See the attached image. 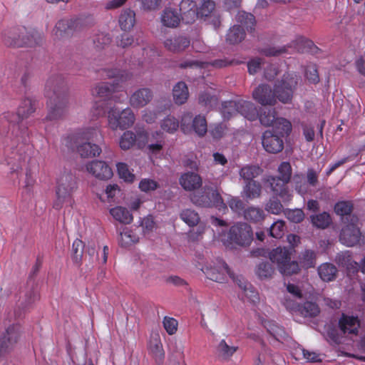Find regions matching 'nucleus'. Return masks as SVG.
Returning a JSON list of instances; mask_svg holds the SVG:
<instances>
[{
    "instance_id": "69168bd1",
    "label": "nucleus",
    "mask_w": 365,
    "mask_h": 365,
    "mask_svg": "<svg viewBox=\"0 0 365 365\" xmlns=\"http://www.w3.org/2000/svg\"><path fill=\"white\" fill-rule=\"evenodd\" d=\"M265 209L269 212L278 215L282 211L283 206L279 200L272 198L267 203Z\"/></svg>"
},
{
    "instance_id": "c9c22d12",
    "label": "nucleus",
    "mask_w": 365,
    "mask_h": 365,
    "mask_svg": "<svg viewBox=\"0 0 365 365\" xmlns=\"http://www.w3.org/2000/svg\"><path fill=\"white\" fill-rule=\"evenodd\" d=\"M245 220L252 222H258L264 217V212L262 209L251 206L245 209L243 212Z\"/></svg>"
},
{
    "instance_id": "72a5a7b5",
    "label": "nucleus",
    "mask_w": 365,
    "mask_h": 365,
    "mask_svg": "<svg viewBox=\"0 0 365 365\" xmlns=\"http://www.w3.org/2000/svg\"><path fill=\"white\" fill-rule=\"evenodd\" d=\"M337 269L334 265L330 263H324L318 268L320 278L325 282H330L336 278Z\"/></svg>"
},
{
    "instance_id": "6e6d98bb",
    "label": "nucleus",
    "mask_w": 365,
    "mask_h": 365,
    "mask_svg": "<svg viewBox=\"0 0 365 365\" xmlns=\"http://www.w3.org/2000/svg\"><path fill=\"white\" fill-rule=\"evenodd\" d=\"M278 173L281 180L285 182H289L291 180L292 169L289 162H282L278 167Z\"/></svg>"
},
{
    "instance_id": "09e8293b",
    "label": "nucleus",
    "mask_w": 365,
    "mask_h": 365,
    "mask_svg": "<svg viewBox=\"0 0 365 365\" xmlns=\"http://www.w3.org/2000/svg\"><path fill=\"white\" fill-rule=\"evenodd\" d=\"M238 285L240 288H242L243 291V297H245L247 300L255 303L258 301V294L252 287V286L247 282H241V280H239Z\"/></svg>"
},
{
    "instance_id": "f257e3e1",
    "label": "nucleus",
    "mask_w": 365,
    "mask_h": 365,
    "mask_svg": "<svg viewBox=\"0 0 365 365\" xmlns=\"http://www.w3.org/2000/svg\"><path fill=\"white\" fill-rule=\"evenodd\" d=\"M45 93L48 99V120H58L64 117L68 109V87L63 76H51L46 81Z\"/></svg>"
},
{
    "instance_id": "79ce46f5",
    "label": "nucleus",
    "mask_w": 365,
    "mask_h": 365,
    "mask_svg": "<svg viewBox=\"0 0 365 365\" xmlns=\"http://www.w3.org/2000/svg\"><path fill=\"white\" fill-rule=\"evenodd\" d=\"M301 314L305 317H314L317 316L320 309L319 306L312 302H306L299 307Z\"/></svg>"
},
{
    "instance_id": "20e7f679",
    "label": "nucleus",
    "mask_w": 365,
    "mask_h": 365,
    "mask_svg": "<svg viewBox=\"0 0 365 365\" xmlns=\"http://www.w3.org/2000/svg\"><path fill=\"white\" fill-rule=\"evenodd\" d=\"M252 239V227L245 222H238L230 228L224 244L230 249L245 247L250 245Z\"/></svg>"
},
{
    "instance_id": "423d86ee",
    "label": "nucleus",
    "mask_w": 365,
    "mask_h": 365,
    "mask_svg": "<svg viewBox=\"0 0 365 365\" xmlns=\"http://www.w3.org/2000/svg\"><path fill=\"white\" fill-rule=\"evenodd\" d=\"M190 200L193 204L200 207H216L219 210L226 208L218 191L208 185H205L200 191L191 195Z\"/></svg>"
},
{
    "instance_id": "13d9d810",
    "label": "nucleus",
    "mask_w": 365,
    "mask_h": 365,
    "mask_svg": "<svg viewBox=\"0 0 365 365\" xmlns=\"http://www.w3.org/2000/svg\"><path fill=\"white\" fill-rule=\"evenodd\" d=\"M279 272L284 275H292L297 274L299 271V267L297 262L288 259L284 264L281 265Z\"/></svg>"
},
{
    "instance_id": "37998d69",
    "label": "nucleus",
    "mask_w": 365,
    "mask_h": 365,
    "mask_svg": "<svg viewBox=\"0 0 365 365\" xmlns=\"http://www.w3.org/2000/svg\"><path fill=\"white\" fill-rule=\"evenodd\" d=\"M83 242L78 239H76L73 242L71 249V258L73 263L77 265H80L81 264L83 254Z\"/></svg>"
},
{
    "instance_id": "f704fd0d",
    "label": "nucleus",
    "mask_w": 365,
    "mask_h": 365,
    "mask_svg": "<svg viewBox=\"0 0 365 365\" xmlns=\"http://www.w3.org/2000/svg\"><path fill=\"white\" fill-rule=\"evenodd\" d=\"M276 110L274 108H264L258 113V117L260 123L264 126H273L276 118Z\"/></svg>"
},
{
    "instance_id": "b1692460",
    "label": "nucleus",
    "mask_w": 365,
    "mask_h": 365,
    "mask_svg": "<svg viewBox=\"0 0 365 365\" xmlns=\"http://www.w3.org/2000/svg\"><path fill=\"white\" fill-rule=\"evenodd\" d=\"M190 40L185 36L170 38L165 41V47L172 52H180L190 45Z\"/></svg>"
},
{
    "instance_id": "c756f323",
    "label": "nucleus",
    "mask_w": 365,
    "mask_h": 365,
    "mask_svg": "<svg viewBox=\"0 0 365 365\" xmlns=\"http://www.w3.org/2000/svg\"><path fill=\"white\" fill-rule=\"evenodd\" d=\"M119 25L122 30L130 31L135 24V14L133 11L126 9L119 16Z\"/></svg>"
},
{
    "instance_id": "f3484780",
    "label": "nucleus",
    "mask_w": 365,
    "mask_h": 365,
    "mask_svg": "<svg viewBox=\"0 0 365 365\" xmlns=\"http://www.w3.org/2000/svg\"><path fill=\"white\" fill-rule=\"evenodd\" d=\"M180 20L185 24H192L200 16L196 3L191 0H182L180 4Z\"/></svg>"
},
{
    "instance_id": "4468645a",
    "label": "nucleus",
    "mask_w": 365,
    "mask_h": 365,
    "mask_svg": "<svg viewBox=\"0 0 365 365\" xmlns=\"http://www.w3.org/2000/svg\"><path fill=\"white\" fill-rule=\"evenodd\" d=\"M120 91V86L118 83H100L95 86L92 90V96L102 100L116 101V93Z\"/></svg>"
},
{
    "instance_id": "39448f33",
    "label": "nucleus",
    "mask_w": 365,
    "mask_h": 365,
    "mask_svg": "<svg viewBox=\"0 0 365 365\" xmlns=\"http://www.w3.org/2000/svg\"><path fill=\"white\" fill-rule=\"evenodd\" d=\"M93 21L91 16L61 19L56 23L53 34L57 38L68 37L72 35L73 32L81 31L92 25Z\"/></svg>"
},
{
    "instance_id": "3c124183",
    "label": "nucleus",
    "mask_w": 365,
    "mask_h": 365,
    "mask_svg": "<svg viewBox=\"0 0 365 365\" xmlns=\"http://www.w3.org/2000/svg\"><path fill=\"white\" fill-rule=\"evenodd\" d=\"M299 260L302 266L305 269L314 267L316 264V255L314 252L309 250H305L302 253Z\"/></svg>"
},
{
    "instance_id": "ea45409f",
    "label": "nucleus",
    "mask_w": 365,
    "mask_h": 365,
    "mask_svg": "<svg viewBox=\"0 0 365 365\" xmlns=\"http://www.w3.org/2000/svg\"><path fill=\"white\" fill-rule=\"evenodd\" d=\"M119 243L122 247H129L138 241V237L133 232V231L125 228L120 233L118 239Z\"/></svg>"
},
{
    "instance_id": "8fccbe9b",
    "label": "nucleus",
    "mask_w": 365,
    "mask_h": 365,
    "mask_svg": "<svg viewBox=\"0 0 365 365\" xmlns=\"http://www.w3.org/2000/svg\"><path fill=\"white\" fill-rule=\"evenodd\" d=\"M161 128L169 133H173L179 128V121L175 117L168 115L160 122Z\"/></svg>"
},
{
    "instance_id": "cd10ccee",
    "label": "nucleus",
    "mask_w": 365,
    "mask_h": 365,
    "mask_svg": "<svg viewBox=\"0 0 365 365\" xmlns=\"http://www.w3.org/2000/svg\"><path fill=\"white\" fill-rule=\"evenodd\" d=\"M21 327L19 324L8 327L2 333L0 342H16L21 339Z\"/></svg>"
},
{
    "instance_id": "5701e85b",
    "label": "nucleus",
    "mask_w": 365,
    "mask_h": 365,
    "mask_svg": "<svg viewBox=\"0 0 365 365\" xmlns=\"http://www.w3.org/2000/svg\"><path fill=\"white\" fill-rule=\"evenodd\" d=\"M76 151L82 158H93L100 155L101 148L92 142L75 141Z\"/></svg>"
},
{
    "instance_id": "2eb2a0df",
    "label": "nucleus",
    "mask_w": 365,
    "mask_h": 365,
    "mask_svg": "<svg viewBox=\"0 0 365 365\" xmlns=\"http://www.w3.org/2000/svg\"><path fill=\"white\" fill-rule=\"evenodd\" d=\"M208 279L217 282H223L225 280L226 274L231 276L227 265L222 261H217L213 265L206 266L202 268Z\"/></svg>"
},
{
    "instance_id": "4c0bfd02",
    "label": "nucleus",
    "mask_w": 365,
    "mask_h": 365,
    "mask_svg": "<svg viewBox=\"0 0 365 365\" xmlns=\"http://www.w3.org/2000/svg\"><path fill=\"white\" fill-rule=\"evenodd\" d=\"M239 101H230L222 103L221 113L225 119H230L239 110Z\"/></svg>"
},
{
    "instance_id": "0e129e2a",
    "label": "nucleus",
    "mask_w": 365,
    "mask_h": 365,
    "mask_svg": "<svg viewBox=\"0 0 365 365\" xmlns=\"http://www.w3.org/2000/svg\"><path fill=\"white\" fill-rule=\"evenodd\" d=\"M158 187H159V184L152 179L145 178L139 183L140 190L145 192L153 191Z\"/></svg>"
},
{
    "instance_id": "603ef678",
    "label": "nucleus",
    "mask_w": 365,
    "mask_h": 365,
    "mask_svg": "<svg viewBox=\"0 0 365 365\" xmlns=\"http://www.w3.org/2000/svg\"><path fill=\"white\" fill-rule=\"evenodd\" d=\"M353 210V203L351 201H339L334 206V211L336 215L340 216L349 215L350 219V214Z\"/></svg>"
},
{
    "instance_id": "dca6fc26",
    "label": "nucleus",
    "mask_w": 365,
    "mask_h": 365,
    "mask_svg": "<svg viewBox=\"0 0 365 365\" xmlns=\"http://www.w3.org/2000/svg\"><path fill=\"white\" fill-rule=\"evenodd\" d=\"M252 96L254 99L262 106H274L277 103L274 90L268 85L259 86L253 91Z\"/></svg>"
},
{
    "instance_id": "de8ad7c7",
    "label": "nucleus",
    "mask_w": 365,
    "mask_h": 365,
    "mask_svg": "<svg viewBox=\"0 0 365 365\" xmlns=\"http://www.w3.org/2000/svg\"><path fill=\"white\" fill-rule=\"evenodd\" d=\"M237 349V346H229L228 344H219L217 347V357L222 361L227 360Z\"/></svg>"
},
{
    "instance_id": "e433bc0d",
    "label": "nucleus",
    "mask_w": 365,
    "mask_h": 365,
    "mask_svg": "<svg viewBox=\"0 0 365 365\" xmlns=\"http://www.w3.org/2000/svg\"><path fill=\"white\" fill-rule=\"evenodd\" d=\"M180 218L190 227H194L200 222L198 213L192 209H184L180 214Z\"/></svg>"
},
{
    "instance_id": "473e14b6",
    "label": "nucleus",
    "mask_w": 365,
    "mask_h": 365,
    "mask_svg": "<svg viewBox=\"0 0 365 365\" xmlns=\"http://www.w3.org/2000/svg\"><path fill=\"white\" fill-rule=\"evenodd\" d=\"M98 130L93 127L83 128L79 130L75 135V141L92 142L98 135Z\"/></svg>"
},
{
    "instance_id": "7ed1b4c3",
    "label": "nucleus",
    "mask_w": 365,
    "mask_h": 365,
    "mask_svg": "<svg viewBox=\"0 0 365 365\" xmlns=\"http://www.w3.org/2000/svg\"><path fill=\"white\" fill-rule=\"evenodd\" d=\"M78 185L75 175L70 172H64L57 179L56 196L53 207L60 210L63 206L71 207L74 203L73 194L77 190Z\"/></svg>"
},
{
    "instance_id": "e2e57ef3",
    "label": "nucleus",
    "mask_w": 365,
    "mask_h": 365,
    "mask_svg": "<svg viewBox=\"0 0 365 365\" xmlns=\"http://www.w3.org/2000/svg\"><path fill=\"white\" fill-rule=\"evenodd\" d=\"M110 42V36L105 33L98 34L93 38V43L98 49H101L104 48V46L109 45Z\"/></svg>"
},
{
    "instance_id": "5fc2aeb1",
    "label": "nucleus",
    "mask_w": 365,
    "mask_h": 365,
    "mask_svg": "<svg viewBox=\"0 0 365 365\" xmlns=\"http://www.w3.org/2000/svg\"><path fill=\"white\" fill-rule=\"evenodd\" d=\"M148 349L150 354L155 359V362L159 365L165 356L163 344H150Z\"/></svg>"
},
{
    "instance_id": "052dcab7",
    "label": "nucleus",
    "mask_w": 365,
    "mask_h": 365,
    "mask_svg": "<svg viewBox=\"0 0 365 365\" xmlns=\"http://www.w3.org/2000/svg\"><path fill=\"white\" fill-rule=\"evenodd\" d=\"M117 170L120 178L127 182H133L135 179V175L130 173L126 164L119 163L117 164Z\"/></svg>"
},
{
    "instance_id": "58836bf2",
    "label": "nucleus",
    "mask_w": 365,
    "mask_h": 365,
    "mask_svg": "<svg viewBox=\"0 0 365 365\" xmlns=\"http://www.w3.org/2000/svg\"><path fill=\"white\" fill-rule=\"evenodd\" d=\"M274 272V268L272 264L268 261L259 263L255 269L256 274L260 279L270 278Z\"/></svg>"
},
{
    "instance_id": "f03ea898",
    "label": "nucleus",
    "mask_w": 365,
    "mask_h": 365,
    "mask_svg": "<svg viewBox=\"0 0 365 365\" xmlns=\"http://www.w3.org/2000/svg\"><path fill=\"white\" fill-rule=\"evenodd\" d=\"M35 109V101L28 98L21 101L16 113H8L5 116L9 124L8 135L12 147H21L29 142V133L23 120L34 113Z\"/></svg>"
},
{
    "instance_id": "bf43d9fd",
    "label": "nucleus",
    "mask_w": 365,
    "mask_h": 365,
    "mask_svg": "<svg viewBox=\"0 0 365 365\" xmlns=\"http://www.w3.org/2000/svg\"><path fill=\"white\" fill-rule=\"evenodd\" d=\"M285 225L282 220H277L274 222L269 230L270 236L274 238H281L284 232Z\"/></svg>"
},
{
    "instance_id": "f8f14e48",
    "label": "nucleus",
    "mask_w": 365,
    "mask_h": 365,
    "mask_svg": "<svg viewBox=\"0 0 365 365\" xmlns=\"http://www.w3.org/2000/svg\"><path fill=\"white\" fill-rule=\"evenodd\" d=\"M359 219L351 216L349 222L341 229L339 240L347 247L356 245L361 239V232L358 225Z\"/></svg>"
},
{
    "instance_id": "6e6552de",
    "label": "nucleus",
    "mask_w": 365,
    "mask_h": 365,
    "mask_svg": "<svg viewBox=\"0 0 365 365\" xmlns=\"http://www.w3.org/2000/svg\"><path fill=\"white\" fill-rule=\"evenodd\" d=\"M135 120V114L129 108L120 110L113 107L108 113V125L113 130H116L118 128L121 130L129 128L133 126Z\"/></svg>"
},
{
    "instance_id": "ddd939ff",
    "label": "nucleus",
    "mask_w": 365,
    "mask_h": 365,
    "mask_svg": "<svg viewBox=\"0 0 365 365\" xmlns=\"http://www.w3.org/2000/svg\"><path fill=\"white\" fill-rule=\"evenodd\" d=\"M339 327L344 337L354 341V337L359 335V320L357 317L343 314L339 321Z\"/></svg>"
},
{
    "instance_id": "393cba45",
    "label": "nucleus",
    "mask_w": 365,
    "mask_h": 365,
    "mask_svg": "<svg viewBox=\"0 0 365 365\" xmlns=\"http://www.w3.org/2000/svg\"><path fill=\"white\" fill-rule=\"evenodd\" d=\"M160 19L163 26L169 28H176L180 22V14L171 8H165L163 11Z\"/></svg>"
},
{
    "instance_id": "412c9836",
    "label": "nucleus",
    "mask_w": 365,
    "mask_h": 365,
    "mask_svg": "<svg viewBox=\"0 0 365 365\" xmlns=\"http://www.w3.org/2000/svg\"><path fill=\"white\" fill-rule=\"evenodd\" d=\"M153 95L150 89L143 88L135 91L130 98V104L133 108H143L153 99Z\"/></svg>"
},
{
    "instance_id": "680f3d73",
    "label": "nucleus",
    "mask_w": 365,
    "mask_h": 365,
    "mask_svg": "<svg viewBox=\"0 0 365 365\" xmlns=\"http://www.w3.org/2000/svg\"><path fill=\"white\" fill-rule=\"evenodd\" d=\"M270 334L272 336V339L276 340L278 342L288 341L291 339V337L286 333L285 330L279 327L273 328Z\"/></svg>"
},
{
    "instance_id": "9b49d317",
    "label": "nucleus",
    "mask_w": 365,
    "mask_h": 365,
    "mask_svg": "<svg viewBox=\"0 0 365 365\" xmlns=\"http://www.w3.org/2000/svg\"><path fill=\"white\" fill-rule=\"evenodd\" d=\"M148 142V133L144 129L136 131V134L131 130L125 131L119 139V147L127 150L135 145L140 149L144 148Z\"/></svg>"
},
{
    "instance_id": "c85d7f7f",
    "label": "nucleus",
    "mask_w": 365,
    "mask_h": 365,
    "mask_svg": "<svg viewBox=\"0 0 365 365\" xmlns=\"http://www.w3.org/2000/svg\"><path fill=\"white\" fill-rule=\"evenodd\" d=\"M262 186L257 181L247 182L242 190V197L247 200H253L261 195Z\"/></svg>"
},
{
    "instance_id": "774afa93",
    "label": "nucleus",
    "mask_w": 365,
    "mask_h": 365,
    "mask_svg": "<svg viewBox=\"0 0 365 365\" xmlns=\"http://www.w3.org/2000/svg\"><path fill=\"white\" fill-rule=\"evenodd\" d=\"M163 323L165 329L169 334L172 335L177 331L178 323L174 318L165 317Z\"/></svg>"
},
{
    "instance_id": "bb28decb",
    "label": "nucleus",
    "mask_w": 365,
    "mask_h": 365,
    "mask_svg": "<svg viewBox=\"0 0 365 365\" xmlns=\"http://www.w3.org/2000/svg\"><path fill=\"white\" fill-rule=\"evenodd\" d=\"M269 259L272 262L277 263L278 269H280L281 265L291 259L290 252L287 248L277 247L269 253Z\"/></svg>"
},
{
    "instance_id": "4d7b16f0",
    "label": "nucleus",
    "mask_w": 365,
    "mask_h": 365,
    "mask_svg": "<svg viewBox=\"0 0 365 365\" xmlns=\"http://www.w3.org/2000/svg\"><path fill=\"white\" fill-rule=\"evenodd\" d=\"M199 103L205 108L210 109L217 103V98L215 96L207 92L201 93L199 96Z\"/></svg>"
},
{
    "instance_id": "0eeeda50",
    "label": "nucleus",
    "mask_w": 365,
    "mask_h": 365,
    "mask_svg": "<svg viewBox=\"0 0 365 365\" xmlns=\"http://www.w3.org/2000/svg\"><path fill=\"white\" fill-rule=\"evenodd\" d=\"M237 19L241 25L233 26L227 34L226 40L232 44L238 43L245 38V34L242 26L245 27L248 31L252 32L255 25V16L250 13L240 11L237 14Z\"/></svg>"
},
{
    "instance_id": "4be33fe9",
    "label": "nucleus",
    "mask_w": 365,
    "mask_h": 365,
    "mask_svg": "<svg viewBox=\"0 0 365 365\" xmlns=\"http://www.w3.org/2000/svg\"><path fill=\"white\" fill-rule=\"evenodd\" d=\"M180 185L187 191H192L200 188L202 184V178L196 173L187 172L180 176Z\"/></svg>"
},
{
    "instance_id": "a211bd4d",
    "label": "nucleus",
    "mask_w": 365,
    "mask_h": 365,
    "mask_svg": "<svg viewBox=\"0 0 365 365\" xmlns=\"http://www.w3.org/2000/svg\"><path fill=\"white\" fill-rule=\"evenodd\" d=\"M266 182L269 183L273 192L279 196L284 202L291 200L292 195L287 186L288 182H284L276 176L267 177Z\"/></svg>"
},
{
    "instance_id": "c03bdc74",
    "label": "nucleus",
    "mask_w": 365,
    "mask_h": 365,
    "mask_svg": "<svg viewBox=\"0 0 365 365\" xmlns=\"http://www.w3.org/2000/svg\"><path fill=\"white\" fill-rule=\"evenodd\" d=\"M261 173V169L256 165H246L243 167L240 172V175L245 180L250 182L254 181L253 179L257 177Z\"/></svg>"
},
{
    "instance_id": "a19ab883",
    "label": "nucleus",
    "mask_w": 365,
    "mask_h": 365,
    "mask_svg": "<svg viewBox=\"0 0 365 365\" xmlns=\"http://www.w3.org/2000/svg\"><path fill=\"white\" fill-rule=\"evenodd\" d=\"M311 221L314 226L324 229L327 227L331 222L330 215L327 212L314 215L311 216Z\"/></svg>"
},
{
    "instance_id": "9d476101",
    "label": "nucleus",
    "mask_w": 365,
    "mask_h": 365,
    "mask_svg": "<svg viewBox=\"0 0 365 365\" xmlns=\"http://www.w3.org/2000/svg\"><path fill=\"white\" fill-rule=\"evenodd\" d=\"M297 84V79L295 75H284L282 80L274 85L276 101L279 100L284 104L290 103Z\"/></svg>"
},
{
    "instance_id": "6ab92c4d",
    "label": "nucleus",
    "mask_w": 365,
    "mask_h": 365,
    "mask_svg": "<svg viewBox=\"0 0 365 365\" xmlns=\"http://www.w3.org/2000/svg\"><path fill=\"white\" fill-rule=\"evenodd\" d=\"M262 145L270 153H277L284 148L283 140L270 130H266L262 135Z\"/></svg>"
},
{
    "instance_id": "1a4fd4ad",
    "label": "nucleus",
    "mask_w": 365,
    "mask_h": 365,
    "mask_svg": "<svg viewBox=\"0 0 365 365\" xmlns=\"http://www.w3.org/2000/svg\"><path fill=\"white\" fill-rule=\"evenodd\" d=\"M42 41L41 34L37 31H32L20 38L19 34L16 30L9 31L4 34V42L8 46L21 47L34 46Z\"/></svg>"
},
{
    "instance_id": "2f4dec72",
    "label": "nucleus",
    "mask_w": 365,
    "mask_h": 365,
    "mask_svg": "<svg viewBox=\"0 0 365 365\" xmlns=\"http://www.w3.org/2000/svg\"><path fill=\"white\" fill-rule=\"evenodd\" d=\"M110 214L120 223L130 224L133 221V216L125 207L117 206L110 210Z\"/></svg>"
},
{
    "instance_id": "49530a36",
    "label": "nucleus",
    "mask_w": 365,
    "mask_h": 365,
    "mask_svg": "<svg viewBox=\"0 0 365 365\" xmlns=\"http://www.w3.org/2000/svg\"><path fill=\"white\" fill-rule=\"evenodd\" d=\"M292 183L294 190L301 195H304L309 192V185L305 180L303 175L295 174L292 178Z\"/></svg>"
},
{
    "instance_id": "a18cd8bd",
    "label": "nucleus",
    "mask_w": 365,
    "mask_h": 365,
    "mask_svg": "<svg viewBox=\"0 0 365 365\" xmlns=\"http://www.w3.org/2000/svg\"><path fill=\"white\" fill-rule=\"evenodd\" d=\"M273 127L275 131L282 136L288 135L292 131L291 123L284 118H277Z\"/></svg>"
},
{
    "instance_id": "a878e982",
    "label": "nucleus",
    "mask_w": 365,
    "mask_h": 365,
    "mask_svg": "<svg viewBox=\"0 0 365 365\" xmlns=\"http://www.w3.org/2000/svg\"><path fill=\"white\" fill-rule=\"evenodd\" d=\"M238 113L249 120H255L258 117V110L254 103L250 101H239Z\"/></svg>"
},
{
    "instance_id": "7c9ffc66",
    "label": "nucleus",
    "mask_w": 365,
    "mask_h": 365,
    "mask_svg": "<svg viewBox=\"0 0 365 365\" xmlns=\"http://www.w3.org/2000/svg\"><path fill=\"white\" fill-rule=\"evenodd\" d=\"M173 98L175 103L182 105L188 98V88L184 82H178L173 89Z\"/></svg>"
},
{
    "instance_id": "864d4df0",
    "label": "nucleus",
    "mask_w": 365,
    "mask_h": 365,
    "mask_svg": "<svg viewBox=\"0 0 365 365\" xmlns=\"http://www.w3.org/2000/svg\"><path fill=\"white\" fill-rule=\"evenodd\" d=\"M192 128L198 135H204L207 130L205 118L202 115L196 116L192 120Z\"/></svg>"
},
{
    "instance_id": "338daca9",
    "label": "nucleus",
    "mask_w": 365,
    "mask_h": 365,
    "mask_svg": "<svg viewBox=\"0 0 365 365\" xmlns=\"http://www.w3.org/2000/svg\"><path fill=\"white\" fill-rule=\"evenodd\" d=\"M336 260L340 265L348 269L350 266H352L353 262H354L352 260L351 256L349 251L339 253L336 256Z\"/></svg>"
},
{
    "instance_id": "aec40b11",
    "label": "nucleus",
    "mask_w": 365,
    "mask_h": 365,
    "mask_svg": "<svg viewBox=\"0 0 365 365\" xmlns=\"http://www.w3.org/2000/svg\"><path fill=\"white\" fill-rule=\"evenodd\" d=\"M88 172L100 180H108L113 175L111 168L101 160H93L86 165Z\"/></svg>"
}]
</instances>
